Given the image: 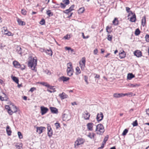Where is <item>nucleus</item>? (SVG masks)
I'll return each mask as SVG.
<instances>
[{
	"instance_id": "obj_63",
	"label": "nucleus",
	"mask_w": 149,
	"mask_h": 149,
	"mask_svg": "<svg viewBox=\"0 0 149 149\" xmlns=\"http://www.w3.org/2000/svg\"><path fill=\"white\" fill-rule=\"evenodd\" d=\"M56 126V128H58L60 127V124L59 123H55Z\"/></svg>"
},
{
	"instance_id": "obj_49",
	"label": "nucleus",
	"mask_w": 149,
	"mask_h": 149,
	"mask_svg": "<svg viewBox=\"0 0 149 149\" xmlns=\"http://www.w3.org/2000/svg\"><path fill=\"white\" fill-rule=\"evenodd\" d=\"M36 90V88L35 87H33L31 88L30 90L29 91L31 92H33L34 91Z\"/></svg>"
},
{
	"instance_id": "obj_57",
	"label": "nucleus",
	"mask_w": 149,
	"mask_h": 149,
	"mask_svg": "<svg viewBox=\"0 0 149 149\" xmlns=\"http://www.w3.org/2000/svg\"><path fill=\"white\" fill-rule=\"evenodd\" d=\"M45 72L48 75H50L51 74L50 72L47 70H45Z\"/></svg>"
},
{
	"instance_id": "obj_52",
	"label": "nucleus",
	"mask_w": 149,
	"mask_h": 149,
	"mask_svg": "<svg viewBox=\"0 0 149 149\" xmlns=\"http://www.w3.org/2000/svg\"><path fill=\"white\" fill-rule=\"evenodd\" d=\"M26 11L24 9L22 10V13L23 15H26Z\"/></svg>"
},
{
	"instance_id": "obj_54",
	"label": "nucleus",
	"mask_w": 149,
	"mask_h": 149,
	"mask_svg": "<svg viewBox=\"0 0 149 149\" xmlns=\"http://www.w3.org/2000/svg\"><path fill=\"white\" fill-rule=\"evenodd\" d=\"M48 86H47V87L50 88L51 89H52L53 90H54L55 88H53L54 87V86H50L49 84H48Z\"/></svg>"
},
{
	"instance_id": "obj_50",
	"label": "nucleus",
	"mask_w": 149,
	"mask_h": 149,
	"mask_svg": "<svg viewBox=\"0 0 149 149\" xmlns=\"http://www.w3.org/2000/svg\"><path fill=\"white\" fill-rule=\"evenodd\" d=\"M105 143H104V142H103L101 146L100 147L98 148V149H102L104 148V146L105 144Z\"/></svg>"
},
{
	"instance_id": "obj_33",
	"label": "nucleus",
	"mask_w": 149,
	"mask_h": 149,
	"mask_svg": "<svg viewBox=\"0 0 149 149\" xmlns=\"http://www.w3.org/2000/svg\"><path fill=\"white\" fill-rule=\"evenodd\" d=\"M113 24L114 25H116L118 24V21L116 18H115L113 21Z\"/></svg>"
},
{
	"instance_id": "obj_40",
	"label": "nucleus",
	"mask_w": 149,
	"mask_h": 149,
	"mask_svg": "<svg viewBox=\"0 0 149 149\" xmlns=\"http://www.w3.org/2000/svg\"><path fill=\"white\" fill-rule=\"evenodd\" d=\"M3 94L4 95V97H2L1 96H0V99L1 101L5 100L6 98L5 97V96H6V94L4 93H3Z\"/></svg>"
},
{
	"instance_id": "obj_27",
	"label": "nucleus",
	"mask_w": 149,
	"mask_h": 149,
	"mask_svg": "<svg viewBox=\"0 0 149 149\" xmlns=\"http://www.w3.org/2000/svg\"><path fill=\"white\" fill-rule=\"evenodd\" d=\"M134 77V76L132 73H128L127 76V79L129 80H130L132 79Z\"/></svg>"
},
{
	"instance_id": "obj_8",
	"label": "nucleus",
	"mask_w": 149,
	"mask_h": 149,
	"mask_svg": "<svg viewBox=\"0 0 149 149\" xmlns=\"http://www.w3.org/2000/svg\"><path fill=\"white\" fill-rule=\"evenodd\" d=\"M40 109L41 113L42 115L46 113L48 110V109L47 108L44 106H41Z\"/></svg>"
},
{
	"instance_id": "obj_11",
	"label": "nucleus",
	"mask_w": 149,
	"mask_h": 149,
	"mask_svg": "<svg viewBox=\"0 0 149 149\" xmlns=\"http://www.w3.org/2000/svg\"><path fill=\"white\" fill-rule=\"evenodd\" d=\"M126 94H123V93H115L113 94V96L115 98H118L125 96Z\"/></svg>"
},
{
	"instance_id": "obj_15",
	"label": "nucleus",
	"mask_w": 149,
	"mask_h": 149,
	"mask_svg": "<svg viewBox=\"0 0 149 149\" xmlns=\"http://www.w3.org/2000/svg\"><path fill=\"white\" fill-rule=\"evenodd\" d=\"M74 5H72L68 9H66L65 10V13H68L70 12L71 11L74 10Z\"/></svg>"
},
{
	"instance_id": "obj_19",
	"label": "nucleus",
	"mask_w": 149,
	"mask_h": 149,
	"mask_svg": "<svg viewBox=\"0 0 149 149\" xmlns=\"http://www.w3.org/2000/svg\"><path fill=\"white\" fill-rule=\"evenodd\" d=\"M47 129L48 130V135L49 137H51L52 136L53 134L52 129L50 126H48L47 127Z\"/></svg>"
},
{
	"instance_id": "obj_7",
	"label": "nucleus",
	"mask_w": 149,
	"mask_h": 149,
	"mask_svg": "<svg viewBox=\"0 0 149 149\" xmlns=\"http://www.w3.org/2000/svg\"><path fill=\"white\" fill-rule=\"evenodd\" d=\"M90 116V114L87 111H84L82 114V116L86 120H89Z\"/></svg>"
},
{
	"instance_id": "obj_64",
	"label": "nucleus",
	"mask_w": 149,
	"mask_h": 149,
	"mask_svg": "<svg viewBox=\"0 0 149 149\" xmlns=\"http://www.w3.org/2000/svg\"><path fill=\"white\" fill-rule=\"evenodd\" d=\"M146 113L149 116V108L146 110Z\"/></svg>"
},
{
	"instance_id": "obj_35",
	"label": "nucleus",
	"mask_w": 149,
	"mask_h": 149,
	"mask_svg": "<svg viewBox=\"0 0 149 149\" xmlns=\"http://www.w3.org/2000/svg\"><path fill=\"white\" fill-rule=\"evenodd\" d=\"M46 13L49 17L52 16L53 15V13L51 12V10H48L47 11Z\"/></svg>"
},
{
	"instance_id": "obj_30",
	"label": "nucleus",
	"mask_w": 149,
	"mask_h": 149,
	"mask_svg": "<svg viewBox=\"0 0 149 149\" xmlns=\"http://www.w3.org/2000/svg\"><path fill=\"white\" fill-rule=\"evenodd\" d=\"M130 8L128 7H126V10L127 13H129L128 16L130 15V14L133 15V13L130 10Z\"/></svg>"
},
{
	"instance_id": "obj_60",
	"label": "nucleus",
	"mask_w": 149,
	"mask_h": 149,
	"mask_svg": "<svg viewBox=\"0 0 149 149\" xmlns=\"http://www.w3.org/2000/svg\"><path fill=\"white\" fill-rule=\"evenodd\" d=\"M123 94H126L127 95H125V96H128L129 95H130V96H132L133 93H132L130 92V93H128Z\"/></svg>"
},
{
	"instance_id": "obj_5",
	"label": "nucleus",
	"mask_w": 149,
	"mask_h": 149,
	"mask_svg": "<svg viewBox=\"0 0 149 149\" xmlns=\"http://www.w3.org/2000/svg\"><path fill=\"white\" fill-rule=\"evenodd\" d=\"M13 64L15 67L18 68H21L22 70H24L25 68V66L23 65H22L23 67H22V65H21L18 62L15 61L13 62Z\"/></svg>"
},
{
	"instance_id": "obj_59",
	"label": "nucleus",
	"mask_w": 149,
	"mask_h": 149,
	"mask_svg": "<svg viewBox=\"0 0 149 149\" xmlns=\"http://www.w3.org/2000/svg\"><path fill=\"white\" fill-rule=\"evenodd\" d=\"M13 111L14 113H16L17 111V108L16 106L13 107Z\"/></svg>"
},
{
	"instance_id": "obj_51",
	"label": "nucleus",
	"mask_w": 149,
	"mask_h": 149,
	"mask_svg": "<svg viewBox=\"0 0 149 149\" xmlns=\"http://www.w3.org/2000/svg\"><path fill=\"white\" fill-rule=\"evenodd\" d=\"M132 125L134 126H137L138 125L137 120H136L134 122L132 123Z\"/></svg>"
},
{
	"instance_id": "obj_13",
	"label": "nucleus",
	"mask_w": 149,
	"mask_h": 149,
	"mask_svg": "<svg viewBox=\"0 0 149 149\" xmlns=\"http://www.w3.org/2000/svg\"><path fill=\"white\" fill-rule=\"evenodd\" d=\"M49 108L52 113L55 114H57L58 113V110L56 108L51 107Z\"/></svg>"
},
{
	"instance_id": "obj_1",
	"label": "nucleus",
	"mask_w": 149,
	"mask_h": 149,
	"mask_svg": "<svg viewBox=\"0 0 149 149\" xmlns=\"http://www.w3.org/2000/svg\"><path fill=\"white\" fill-rule=\"evenodd\" d=\"M37 65V59L36 57H30L28 62V65L31 69L34 72L37 71L36 66Z\"/></svg>"
},
{
	"instance_id": "obj_45",
	"label": "nucleus",
	"mask_w": 149,
	"mask_h": 149,
	"mask_svg": "<svg viewBox=\"0 0 149 149\" xmlns=\"http://www.w3.org/2000/svg\"><path fill=\"white\" fill-rule=\"evenodd\" d=\"M70 35L68 34H67L64 37V38L65 39L68 40L70 38Z\"/></svg>"
},
{
	"instance_id": "obj_39",
	"label": "nucleus",
	"mask_w": 149,
	"mask_h": 149,
	"mask_svg": "<svg viewBox=\"0 0 149 149\" xmlns=\"http://www.w3.org/2000/svg\"><path fill=\"white\" fill-rule=\"evenodd\" d=\"M40 84H42V85H43V86H46V87H47V86H48L49 84H48L47 82H40Z\"/></svg>"
},
{
	"instance_id": "obj_38",
	"label": "nucleus",
	"mask_w": 149,
	"mask_h": 149,
	"mask_svg": "<svg viewBox=\"0 0 149 149\" xmlns=\"http://www.w3.org/2000/svg\"><path fill=\"white\" fill-rule=\"evenodd\" d=\"M5 34L8 36H13V34L11 33V32L9 31H8L7 33H5Z\"/></svg>"
},
{
	"instance_id": "obj_46",
	"label": "nucleus",
	"mask_w": 149,
	"mask_h": 149,
	"mask_svg": "<svg viewBox=\"0 0 149 149\" xmlns=\"http://www.w3.org/2000/svg\"><path fill=\"white\" fill-rule=\"evenodd\" d=\"M45 23V21L44 19H42L40 22V24L41 25H44Z\"/></svg>"
},
{
	"instance_id": "obj_10",
	"label": "nucleus",
	"mask_w": 149,
	"mask_h": 149,
	"mask_svg": "<svg viewBox=\"0 0 149 149\" xmlns=\"http://www.w3.org/2000/svg\"><path fill=\"white\" fill-rule=\"evenodd\" d=\"M94 124L91 123H88L87 124V129L89 131H92L93 130V127Z\"/></svg>"
},
{
	"instance_id": "obj_22",
	"label": "nucleus",
	"mask_w": 149,
	"mask_h": 149,
	"mask_svg": "<svg viewBox=\"0 0 149 149\" xmlns=\"http://www.w3.org/2000/svg\"><path fill=\"white\" fill-rule=\"evenodd\" d=\"M45 52L48 55L52 56V52L51 49L45 50Z\"/></svg>"
},
{
	"instance_id": "obj_42",
	"label": "nucleus",
	"mask_w": 149,
	"mask_h": 149,
	"mask_svg": "<svg viewBox=\"0 0 149 149\" xmlns=\"http://www.w3.org/2000/svg\"><path fill=\"white\" fill-rule=\"evenodd\" d=\"M111 28L109 27L108 26H107L106 28V30L107 32L108 33H111V31L110 30Z\"/></svg>"
},
{
	"instance_id": "obj_4",
	"label": "nucleus",
	"mask_w": 149,
	"mask_h": 149,
	"mask_svg": "<svg viewBox=\"0 0 149 149\" xmlns=\"http://www.w3.org/2000/svg\"><path fill=\"white\" fill-rule=\"evenodd\" d=\"M85 63L86 60L85 58H82L79 62L80 66L82 70H84L85 67Z\"/></svg>"
},
{
	"instance_id": "obj_56",
	"label": "nucleus",
	"mask_w": 149,
	"mask_h": 149,
	"mask_svg": "<svg viewBox=\"0 0 149 149\" xmlns=\"http://www.w3.org/2000/svg\"><path fill=\"white\" fill-rule=\"evenodd\" d=\"M108 136H106L104 138V141H103V142H104V143H105L108 140Z\"/></svg>"
},
{
	"instance_id": "obj_55",
	"label": "nucleus",
	"mask_w": 149,
	"mask_h": 149,
	"mask_svg": "<svg viewBox=\"0 0 149 149\" xmlns=\"http://www.w3.org/2000/svg\"><path fill=\"white\" fill-rule=\"evenodd\" d=\"M84 80L87 84H88V77L86 76H84Z\"/></svg>"
},
{
	"instance_id": "obj_18",
	"label": "nucleus",
	"mask_w": 149,
	"mask_h": 149,
	"mask_svg": "<svg viewBox=\"0 0 149 149\" xmlns=\"http://www.w3.org/2000/svg\"><path fill=\"white\" fill-rule=\"evenodd\" d=\"M59 96L60 97L62 100L64 99L67 98L68 96L65 93H62L60 94L59 95Z\"/></svg>"
},
{
	"instance_id": "obj_61",
	"label": "nucleus",
	"mask_w": 149,
	"mask_h": 149,
	"mask_svg": "<svg viewBox=\"0 0 149 149\" xmlns=\"http://www.w3.org/2000/svg\"><path fill=\"white\" fill-rule=\"evenodd\" d=\"M98 52V51L97 49H95L94 50L93 53L95 55L97 54Z\"/></svg>"
},
{
	"instance_id": "obj_58",
	"label": "nucleus",
	"mask_w": 149,
	"mask_h": 149,
	"mask_svg": "<svg viewBox=\"0 0 149 149\" xmlns=\"http://www.w3.org/2000/svg\"><path fill=\"white\" fill-rule=\"evenodd\" d=\"M8 113L10 114V115H12L13 113L14 112L13 111H12L11 110V109H9V110H8Z\"/></svg>"
},
{
	"instance_id": "obj_29",
	"label": "nucleus",
	"mask_w": 149,
	"mask_h": 149,
	"mask_svg": "<svg viewBox=\"0 0 149 149\" xmlns=\"http://www.w3.org/2000/svg\"><path fill=\"white\" fill-rule=\"evenodd\" d=\"M11 78L17 84H18L19 80L17 78L15 77L11 76Z\"/></svg>"
},
{
	"instance_id": "obj_21",
	"label": "nucleus",
	"mask_w": 149,
	"mask_h": 149,
	"mask_svg": "<svg viewBox=\"0 0 149 149\" xmlns=\"http://www.w3.org/2000/svg\"><path fill=\"white\" fill-rule=\"evenodd\" d=\"M132 16L130 18V21L132 22H134L136 20V16L135 14L132 15Z\"/></svg>"
},
{
	"instance_id": "obj_16",
	"label": "nucleus",
	"mask_w": 149,
	"mask_h": 149,
	"mask_svg": "<svg viewBox=\"0 0 149 149\" xmlns=\"http://www.w3.org/2000/svg\"><path fill=\"white\" fill-rule=\"evenodd\" d=\"M134 55L136 57H139L142 56L141 52L139 50H136L134 52Z\"/></svg>"
},
{
	"instance_id": "obj_41",
	"label": "nucleus",
	"mask_w": 149,
	"mask_h": 149,
	"mask_svg": "<svg viewBox=\"0 0 149 149\" xmlns=\"http://www.w3.org/2000/svg\"><path fill=\"white\" fill-rule=\"evenodd\" d=\"M63 2L66 5H68L70 3L69 0H63Z\"/></svg>"
},
{
	"instance_id": "obj_24",
	"label": "nucleus",
	"mask_w": 149,
	"mask_h": 149,
	"mask_svg": "<svg viewBox=\"0 0 149 149\" xmlns=\"http://www.w3.org/2000/svg\"><path fill=\"white\" fill-rule=\"evenodd\" d=\"M127 86L130 87L135 88L139 86V85L137 84H132L130 83L128 84Z\"/></svg>"
},
{
	"instance_id": "obj_31",
	"label": "nucleus",
	"mask_w": 149,
	"mask_h": 149,
	"mask_svg": "<svg viewBox=\"0 0 149 149\" xmlns=\"http://www.w3.org/2000/svg\"><path fill=\"white\" fill-rule=\"evenodd\" d=\"M81 72V70L78 67H77L76 68V74L77 75H78L80 74Z\"/></svg>"
},
{
	"instance_id": "obj_28",
	"label": "nucleus",
	"mask_w": 149,
	"mask_h": 149,
	"mask_svg": "<svg viewBox=\"0 0 149 149\" xmlns=\"http://www.w3.org/2000/svg\"><path fill=\"white\" fill-rule=\"evenodd\" d=\"M125 54L124 52H121L119 54V57L121 59L125 57Z\"/></svg>"
},
{
	"instance_id": "obj_23",
	"label": "nucleus",
	"mask_w": 149,
	"mask_h": 149,
	"mask_svg": "<svg viewBox=\"0 0 149 149\" xmlns=\"http://www.w3.org/2000/svg\"><path fill=\"white\" fill-rule=\"evenodd\" d=\"M141 24L143 26H144L146 24V17L145 16H143L142 17L141 20Z\"/></svg>"
},
{
	"instance_id": "obj_53",
	"label": "nucleus",
	"mask_w": 149,
	"mask_h": 149,
	"mask_svg": "<svg viewBox=\"0 0 149 149\" xmlns=\"http://www.w3.org/2000/svg\"><path fill=\"white\" fill-rule=\"evenodd\" d=\"M146 40L147 42H149V35H147L145 37Z\"/></svg>"
},
{
	"instance_id": "obj_32",
	"label": "nucleus",
	"mask_w": 149,
	"mask_h": 149,
	"mask_svg": "<svg viewBox=\"0 0 149 149\" xmlns=\"http://www.w3.org/2000/svg\"><path fill=\"white\" fill-rule=\"evenodd\" d=\"M85 10L84 8V7L80 8L78 10V13L81 14L83 13Z\"/></svg>"
},
{
	"instance_id": "obj_2",
	"label": "nucleus",
	"mask_w": 149,
	"mask_h": 149,
	"mask_svg": "<svg viewBox=\"0 0 149 149\" xmlns=\"http://www.w3.org/2000/svg\"><path fill=\"white\" fill-rule=\"evenodd\" d=\"M104 131V127L102 124H100L97 125L95 130L97 134L100 135L102 134Z\"/></svg>"
},
{
	"instance_id": "obj_48",
	"label": "nucleus",
	"mask_w": 149,
	"mask_h": 149,
	"mask_svg": "<svg viewBox=\"0 0 149 149\" xmlns=\"http://www.w3.org/2000/svg\"><path fill=\"white\" fill-rule=\"evenodd\" d=\"M107 39L109 41H111L112 40V37L110 35H108Z\"/></svg>"
},
{
	"instance_id": "obj_37",
	"label": "nucleus",
	"mask_w": 149,
	"mask_h": 149,
	"mask_svg": "<svg viewBox=\"0 0 149 149\" xmlns=\"http://www.w3.org/2000/svg\"><path fill=\"white\" fill-rule=\"evenodd\" d=\"M140 33V31L139 29H136L135 32V34L136 35H139Z\"/></svg>"
},
{
	"instance_id": "obj_9",
	"label": "nucleus",
	"mask_w": 149,
	"mask_h": 149,
	"mask_svg": "<svg viewBox=\"0 0 149 149\" xmlns=\"http://www.w3.org/2000/svg\"><path fill=\"white\" fill-rule=\"evenodd\" d=\"M103 117V113L102 112H100V113H97L96 119L98 121H100L102 119Z\"/></svg>"
},
{
	"instance_id": "obj_25",
	"label": "nucleus",
	"mask_w": 149,
	"mask_h": 149,
	"mask_svg": "<svg viewBox=\"0 0 149 149\" xmlns=\"http://www.w3.org/2000/svg\"><path fill=\"white\" fill-rule=\"evenodd\" d=\"M60 79L63 81H66L69 80V78L65 76H62L60 77Z\"/></svg>"
},
{
	"instance_id": "obj_26",
	"label": "nucleus",
	"mask_w": 149,
	"mask_h": 149,
	"mask_svg": "<svg viewBox=\"0 0 149 149\" xmlns=\"http://www.w3.org/2000/svg\"><path fill=\"white\" fill-rule=\"evenodd\" d=\"M95 135V134L94 133H89L87 136L91 139H93Z\"/></svg>"
},
{
	"instance_id": "obj_6",
	"label": "nucleus",
	"mask_w": 149,
	"mask_h": 149,
	"mask_svg": "<svg viewBox=\"0 0 149 149\" xmlns=\"http://www.w3.org/2000/svg\"><path fill=\"white\" fill-rule=\"evenodd\" d=\"M62 118L63 120L68 121L71 119V116L69 113H64L63 115Z\"/></svg>"
},
{
	"instance_id": "obj_62",
	"label": "nucleus",
	"mask_w": 149,
	"mask_h": 149,
	"mask_svg": "<svg viewBox=\"0 0 149 149\" xmlns=\"http://www.w3.org/2000/svg\"><path fill=\"white\" fill-rule=\"evenodd\" d=\"M94 75H95V78L98 79H99L100 78V76L99 75L96 74H95Z\"/></svg>"
},
{
	"instance_id": "obj_3",
	"label": "nucleus",
	"mask_w": 149,
	"mask_h": 149,
	"mask_svg": "<svg viewBox=\"0 0 149 149\" xmlns=\"http://www.w3.org/2000/svg\"><path fill=\"white\" fill-rule=\"evenodd\" d=\"M84 141L85 140L83 139L78 138L75 142L74 147L76 148V146H78L83 144Z\"/></svg>"
},
{
	"instance_id": "obj_36",
	"label": "nucleus",
	"mask_w": 149,
	"mask_h": 149,
	"mask_svg": "<svg viewBox=\"0 0 149 149\" xmlns=\"http://www.w3.org/2000/svg\"><path fill=\"white\" fill-rule=\"evenodd\" d=\"M67 69L73 68L72 64L71 63H69L67 64Z\"/></svg>"
},
{
	"instance_id": "obj_17",
	"label": "nucleus",
	"mask_w": 149,
	"mask_h": 149,
	"mask_svg": "<svg viewBox=\"0 0 149 149\" xmlns=\"http://www.w3.org/2000/svg\"><path fill=\"white\" fill-rule=\"evenodd\" d=\"M6 131L8 135V136H10L11 135L12 131L10 127L7 125L6 128Z\"/></svg>"
},
{
	"instance_id": "obj_43",
	"label": "nucleus",
	"mask_w": 149,
	"mask_h": 149,
	"mask_svg": "<svg viewBox=\"0 0 149 149\" xmlns=\"http://www.w3.org/2000/svg\"><path fill=\"white\" fill-rule=\"evenodd\" d=\"M128 132V130L127 129H125L123 131V133L122 135L123 136L125 135Z\"/></svg>"
},
{
	"instance_id": "obj_12",
	"label": "nucleus",
	"mask_w": 149,
	"mask_h": 149,
	"mask_svg": "<svg viewBox=\"0 0 149 149\" xmlns=\"http://www.w3.org/2000/svg\"><path fill=\"white\" fill-rule=\"evenodd\" d=\"M45 128V127H37L36 132L39 134H40L42 133V130Z\"/></svg>"
},
{
	"instance_id": "obj_44",
	"label": "nucleus",
	"mask_w": 149,
	"mask_h": 149,
	"mask_svg": "<svg viewBox=\"0 0 149 149\" xmlns=\"http://www.w3.org/2000/svg\"><path fill=\"white\" fill-rule=\"evenodd\" d=\"M18 135L19 139H22L23 137L22 135L21 132H18Z\"/></svg>"
},
{
	"instance_id": "obj_14",
	"label": "nucleus",
	"mask_w": 149,
	"mask_h": 149,
	"mask_svg": "<svg viewBox=\"0 0 149 149\" xmlns=\"http://www.w3.org/2000/svg\"><path fill=\"white\" fill-rule=\"evenodd\" d=\"M67 73L69 76L72 75L73 72V68L67 69Z\"/></svg>"
},
{
	"instance_id": "obj_20",
	"label": "nucleus",
	"mask_w": 149,
	"mask_h": 149,
	"mask_svg": "<svg viewBox=\"0 0 149 149\" xmlns=\"http://www.w3.org/2000/svg\"><path fill=\"white\" fill-rule=\"evenodd\" d=\"M17 21L19 25L22 26L25 25V22L22 21L21 19L18 18L17 19Z\"/></svg>"
},
{
	"instance_id": "obj_47",
	"label": "nucleus",
	"mask_w": 149,
	"mask_h": 149,
	"mask_svg": "<svg viewBox=\"0 0 149 149\" xmlns=\"http://www.w3.org/2000/svg\"><path fill=\"white\" fill-rule=\"evenodd\" d=\"M61 7V8H64L66 7V5L64 3H60Z\"/></svg>"
},
{
	"instance_id": "obj_34",
	"label": "nucleus",
	"mask_w": 149,
	"mask_h": 149,
	"mask_svg": "<svg viewBox=\"0 0 149 149\" xmlns=\"http://www.w3.org/2000/svg\"><path fill=\"white\" fill-rule=\"evenodd\" d=\"M21 48L19 47H18L17 48V53L20 54H22V50H21Z\"/></svg>"
}]
</instances>
